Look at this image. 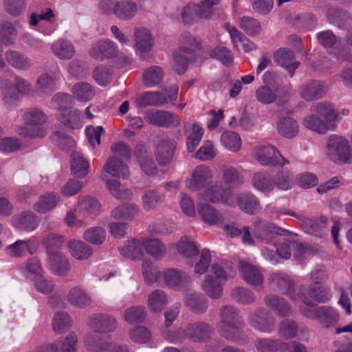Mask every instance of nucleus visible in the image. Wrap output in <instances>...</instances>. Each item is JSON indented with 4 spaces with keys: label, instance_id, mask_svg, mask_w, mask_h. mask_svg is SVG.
Wrapping results in <instances>:
<instances>
[{
    "label": "nucleus",
    "instance_id": "cd10ccee",
    "mask_svg": "<svg viewBox=\"0 0 352 352\" xmlns=\"http://www.w3.org/2000/svg\"><path fill=\"white\" fill-rule=\"evenodd\" d=\"M104 170L115 177L127 178L129 175V170L127 166L120 159L111 156L109 157L104 166Z\"/></svg>",
    "mask_w": 352,
    "mask_h": 352
},
{
    "label": "nucleus",
    "instance_id": "09e8293b",
    "mask_svg": "<svg viewBox=\"0 0 352 352\" xmlns=\"http://www.w3.org/2000/svg\"><path fill=\"white\" fill-rule=\"evenodd\" d=\"M283 342L279 339L258 338L255 346L259 352H283Z\"/></svg>",
    "mask_w": 352,
    "mask_h": 352
},
{
    "label": "nucleus",
    "instance_id": "864d4df0",
    "mask_svg": "<svg viewBox=\"0 0 352 352\" xmlns=\"http://www.w3.org/2000/svg\"><path fill=\"white\" fill-rule=\"evenodd\" d=\"M43 243L45 245L47 255L60 252V249L64 243L63 237L56 233H48L43 236Z\"/></svg>",
    "mask_w": 352,
    "mask_h": 352
},
{
    "label": "nucleus",
    "instance_id": "72a5a7b5",
    "mask_svg": "<svg viewBox=\"0 0 352 352\" xmlns=\"http://www.w3.org/2000/svg\"><path fill=\"white\" fill-rule=\"evenodd\" d=\"M37 246L31 240H19L6 248V253L12 256H21L25 252L30 254L36 252Z\"/></svg>",
    "mask_w": 352,
    "mask_h": 352
},
{
    "label": "nucleus",
    "instance_id": "5fc2aeb1",
    "mask_svg": "<svg viewBox=\"0 0 352 352\" xmlns=\"http://www.w3.org/2000/svg\"><path fill=\"white\" fill-rule=\"evenodd\" d=\"M303 125L321 134L325 133L329 129L328 124L315 113H311L304 118Z\"/></svg>",
    "mask_w": 352,
    "mask_h": 352
},
{
    "label": "nucleus",
    "instance_id": "69168bd1",
    "mask_svg": "<svg viewBox=\"0 0 352 352\" xmlns=\"http://www.w3.org/2000/svg\"><path fill=\"white\" fill-rule=\"evenodd\" d=\"M107 186L111 194L118 199L125 200L131 198V193L130 190L116 179L107 180Z\"/></svg>",
    "mask_w": 352,
    "mask_h": 352
},
{
    "label": "nucleus",
    "instance_id": "6e6d98bb",
    "mask_svg": "<svg viewBox=\"0 0 352 352\" xmlns=\"http://www.w3.org/2000/svg\"><path fill=\"white\" fill-rule=\"evenodd\" d=\"M230 295L236 302L242 305H250L256 300L254 293L245 287H234Z\"/></svg>",
    "mask_w": 352,
    "mask_h": 352
},
{
    "label": "nucleus",
    "instance_id": "a19ab883",
    "mask_svg": "<svg viewBox=\"0 0 352 352\" xmlns=\"http://www.w3.org/2000/svg\"><path fill=\"white\" fill-rule=\"evenodd\" d=\"M252 181L254 187L261 192L269 193L274 188V182L267 173H256L253 175Z\"/></svg>",
    "mask_w": 352,
    "mask_h": 352
},
{
    "label": "nucleus",
    "instance_id": "c756f323",
    "mask_svg": "<svg viewBox=\"0 0 352 352\" xmlns=\"http://www.w3.org/2000/svg\"><path fill=\"white\" fill-rule=\"evenodd\" d=\"M71 173L77 178H84L89 173V162L81 154L74 153L71 155Z\"/></svg>",
    "mask_w": 352,
    "mask_h": 352
},
{
    "label": "nucleus",
    "instance_id": "0e129e2a",
    "mask_svg": "<svg viewBox=\"0 0 352 352\" xmlns=\"http://www.w3.org/2000/svg\"><path fill=\"white\" fill-rule=\"evenodd\" d=\"M72 321L69 315L63 311L56 313L52 320V328L56 333H63L69 330Z\"/></svg>",
    "mask_w": 352,
    "mask_h": 352
},
{
    "label": "nucleus",
    "instance_id": "3c124183",
    "mask_svg": "<svg viewBox=\"0 0 352 352\" xmlns=\"http://www.w3.org/2000/svg\"><path fill=\"white\" fill-rule=\"evenodd\" d=\"M120 254L126 258L139 259L143 254L142 245L140 241L133 239L119 249Z\"/></svg>",
    "mask_w": 352,
    "mask_h": 352
},
{
    "label": "nucleus",
    "instance_id": "7c9ffc66",
    "mask_svg": "<svg viewBox=\"0 0 352 352\" xmlns=\"http://www.w3.org/2000/svg\"><path fill=\"white\" fill-rule=\"evenodd\" d=\"M56 89L55 78L48 74H41L36 80L34 92L44 97L50 96Z\"/></svg>",
    "mask_w": 352,
    "mask_h": 352
},
{
    "label": "nucleus",
    "instance_id": "393cba45",
    "mask_svg": "<svg viewBox=\"0 0 352 352\" xmlns=\"http://www.w3.org/2000/svg\"><path fill=\"white\" fill-rule=\"evenodd\" d=\"M68 302L78 308L89 306L92 302L91 296L81 287L71 288L67 295Z\"/></svg>",
    "mask_w": 352,
    "mask_h": 352
},
{
    "label": "nucleus",
    "instance_id": "f704fd0d",
    "mask_svg": "<svg viewBox=\"0 0 352 352\" xmlns=\"http://www.w3.org/2000/svg\"><path fill=\"white\" fill-rule=\"evenodd\" d=\"M14 225L19 230L32 231L38 227V219L34 212L25 211L14 219Z\"/></svg>",
    "mask_w": 352,
    "mask_h": 352
},
{
    "label": "nucleus",
    "instance_id": "c03bdc74",
    "mask_svg": "<svg viewBox=\"0 0 352 352\" xmlns=\"http://www.w3.org/2000/svg\"><path fill=\"white\" fill-rule=\"evenodd\" d=\"M68 248L71 255L78 260L87 259L93 252L89 245L80 241H70Z\"/></svg>",
    "mask_w": 352,
    "mask_h": 352
},
{
    "label": "nucleus",
    "instance_id": "5701e85b",
    "mask_svg": "<svg viewBox=\"0 0 352 352\" xmlns=\"http://www.w3.org/2000/svg\"><path fill=\"white\" fill-rule=\"evenodd\" d=\"M184 303L190 311L196 314L205 313L208 308L207 299L196 292H188L186 294Z\"/></svg>",
    "mask_w": 352,
    "mask_h": 352
},
{
    "label": "nucleus",
    "instance_id": "37998d69",
    "mask_svg": "<svg viewBox=\"0 0 352 352\" xmlns=\"http://www.w3.org/2000/svg\"><path fill=\"white\" fill-rule=\"evenodd\" d=\"M168 302L165 292L160 289L153 291L148 297L147 305L149 309L155 313L161 311Z\"/></svg>",
    "mask_w": 352,
    "mask_h": 352
},
{
    "label": "nucleus",
    "instance_id": "ddd939ff",
    "mask_svg": "<svg viewBox=\"0 0 352 352\" xmlns=\"http://www.w3.org/2000/svg\"><path fill=\"white\" fill-rule=\"evenodd\" d=\"M89 54L94 59L102 61L105 58L116 57L118 54V50L113 41L101 40L91 47Z\"/></svg>",
    "mask_w": 352,
    "mask_h": 352
},
{
    "label": "nucleus",
    "instance_id": "1a4fd4ad",
    "mask_svg": "<svg viewBox=\"0 0 352 352\" xmlns=\"http://www.w3.org/2000/svg\"><path fill=\"white\" fill-rule=\"evenodd\" d=\"M254 154L258 162L263 166H283L289 164V161L275 147L270 145L257 146Z\"/></svg>",
    "mask_w": 352,
    "mask_h": 352
},
{
    "label": "nucleus",
    "instance_id": "6ab92c4d",
    "mask_svg": "<svg viewBox=\"0 0 352 352\" xmlns=\"http://www.w3.org/2000/svg\"><path fill=\"white\" fill-rule=\"evenodd\" d=\"M135 156L142 170L148 176H153L157 173V166L153 160L152 153L142 144L137 146Z\"/></svg>",
    "mask_w": 352,
    "mask_h": 352
},
{
    "label": "nucleus",
    "instance_id": "8fccbe9b",
    "mask_svg": "<svg viewBox=\"0 0 352 352\" xmlns=\"http://www.w3.org/2000/svg\"><path fill=\"white\" fill-rule=\"evenodd\" d=\"M124 320L129 324L143 322L146 318V310L143 305L132 306L124 311Z\"/></svg>",
    "mask_w": 352,
    "mask_h": 352
},
{
    "label": "nucleus",
    "instance_id": "a18cd8bd",
    "mask_svg": "<svg viewBox=\"0 0 352 352\" xmlns=\"http://www.w3.org/2000/svg\"><path fill=\"white\" fill-rule=\"evenodd\" d=\"M198 213L204 221L209 225L218 224L223 221L221 214L207 204L198 206Z\"/></svg>",
    "mask_w": 352,
    "mask_h": 352
},
{
    "label": "nucleus",
    "instance_id": "4c0bfd02",
    "mask_svg": "<svg viewBox=\"0 0 352 352\" xmlns=\"http://www.w3.org/2000/svg\"><path fill=\"white\" fill-rule=\"evenodd\" d=\"M135 40L136 47L139 51L148 52L151 50L153 45V38L148 29L145 28L136 29Z\"/></svg>",
    "mask_w": 352,
    "mask_h": 352
},
{
    "label": "nucleus",
    "instance_id": "9d476101",
    "mask_svg": "<svg viewBox=\"0 0 352 352\" xmlns=\"http://www.w3.org/2000/svg\"><path fill=\"white\" fill-rule=\"evenodd\" d=\"M327 84L320 80H309L302 83L299 88V94L302 99L310 102L323 98L327 94Z\"/></svg>",
    "mask_w": 352,
    "mask_h": 352
},
{
    "label": "nucleus",
    "instance_id": "f257e3e1",
    "mask_svg": "<svg viewBox=\"0 0 352 352\" xmlns=\"http://www.w3.org/2000/svg\"><path fill=\"white\" fill-rule=\"evenodd\" d=\"M219 322L216 326L217 333L226 340L247 344L250 337L242 329L245 321L240 310L234 305H224L219 309Z\"/></svg>",
    "mask_w": 352,
    "mask_h": 352
},
{
    "label": "nucleus",
    "instance_id": "49530a36",
    "mask_svg": "<svg viewBox=\"0 0 352 352\" xmlns=\"http://www.w3.org/2000/svg\"><path fill=\"white\" fill-rule=\"evenodd\" d=\"M311 112L315 113L327 124L336 118L333 107L327 102H318L311 107Z\"/></svg>",
    "mask_w": 352,
    "mask_h": 352
},
{
    "label": "nucleus",
    "instance_id": "7ed1b4c3",
    "mask_svg": "<svg viewBox=\"0 0 352 352\" xmlns=\"http://www.w3.org/2000/svg\"><path fill=\"white\" fill-rule=\"evenodd\" d=\"M181 42L180 47L173 53L174 69L179 75L187 70L190 60L194 58L195 52L200 45L199 42L190 34H184Z\"/></svg>",
    "mask_w": 352,
    "mask_h": 352
},
{
    "label": "nucleus",
    "instance_id": "9b49d317",
    "mask_svg": "<svg viewBox=\"0 0 352 352\" xmlns=\"http://www.w3.org/2000/svg\"><path fill=\"white\" fill-rule=\"evenodd\" d=\"M239 270L243 280L250 286L262 287L264 276L261 269L245 261L239 263Z\"/></svg>",
    "mask_w": 352,
    "mask_h": 352
},
{
    "label": "nucleus",
    "instance_id": "ea45409f",
    "mask_svg": "<svg viewBox=\"0 0 352 352\" xmlns=\"http://www.w3.org/2000/svg\"><path fill=\"white\" fill-rule=\"evenodd\" d=\"M277 130L281 135L287 138H293L298 133V124L294 118L285 117L278 121Z\"/></svg>",
    "mask_w": 352,
    "mask_h": 352
},
{
    "label": "nucleus",
    "instance_id": "c9c22d12",
    "mask_svg": "<svg viewBox=\"0 0 352 352\" xmlns=\"http://www.w3.org/2000/svg\"><path fill=\"white\" fill-rule=\"evenodd\" d=\"M85 343L88 349L95 352H104L109 350L111 342L109 337H100L96 334H88L85 338Z\"/></svg>",
    "mask_w": 352,
    "mask_h": 352
},
{
    "label": "nucleus",
    "instance_id": "bf43d9fd",
    "mask_svg": "<svg viewBox=\"0 0 352 352\" xmlns=\"http://www.w3.org/2000/svg\"><path fill=\"white\" fill-rule=\"evenodd\" d=\"M72 91L77 100L80 101H88L93 98L95 92L91 85L85 82L76 83Z\"/></svg>",
    "mask_w": 352,
    "mask_h": 352
},
{
    "label": "nucleus",
    "instance_id": "e433bc0d",
    "mask_svg": "<svg viewBox=\"0 0 352 352\" xmlns=\"http://www.w3.org/2000/svg\"><path fill=\"white\" fill-rule=\"evenodd\" d=\"M223 284V283L215 280L212 276L206 275L201 284V288L210 298L219 299L222 295Z\"/></svg>",
    "mask_w": 352,
    "mask_h": 352
},
{
    "label": "nucleus",
    "instance_id": "4d7b16f0",
    "mask_svg": "<svg viewBox=\"0 0 352 352\" xmlns=\"http://www.w3.org/2000/svg\"><path fill=\"white\" fill-rule=\"evenodd\" d=\"M138 213V207L133 204H122L111 211V216L116 219L131 220Z\"/></svg>",
    "mask_w": 352,
    "mask_h": 352
},
{
    "label": "nucleus",
    "instance_id": "338daca9",
    "mask_svg": "<svg viewBox=\"0 0 352 352\" xmlns=\"http://www.w3.org/2000/svg\"><path fill=\"white\" fill-rule=\"evenodd\" d=\"M222 144L231 151H237L241 146V140L239 135L234 131H225L221 137Z\"/></svg>",
    "mask_w": 352,
    "mask_h": 352
},
{
    "label": "nucleus",
    "instance_id": "20e7f679",
    "mask_svg": "<svg viewBox=\"0 0 352 352\" xmlns=\"http://www.w3.org/2000/svg\"><path fill=\"white\" fill-rule=\"evenodd\" d=\"M252 232L254 237L260 241L269 243L273 241L276 236H297V234L286 229L282 228L271 222H263L256 219L252 223Z\"/></svg>",
    "mask_w": 352,
    "mask_h": 352
},
{
    "label": "nucleus",
    "instance_id": "6e6552de",
    "mask_svg": "<svg viewBox=\"0 0 352 352\" xmlns=\"http://www.w3.org/2000/svg\"><path fill=\"white\" fill-rule=\"evenodd\" d=\"M298 298L305 305L314 306L315 302H328L331 298V293L329 288L315 283L307 287L301 286Z\"/></svg>",
    "mask_w": 352,
    "mask_h": 352
},
{
    "label": "nucleus",
    "instance_id": "dca6fc26",
    "mask_svg": "<svg viewBox=\"0 0 352 352\" xmlns=\"http://www.w3.org/2000/svg\"><path fill=\"white\" fill-rule=\"evenodd\" d=\"M139 6L133 0H118L113 10L114 16L121 21L132 20L138 14Z\"/></svg>",
    "mask_w": 352,
    "mask_h": 352
},
{
    "label": "nucleus",
    "instance_id": "e2e57ef3",
    "mask_svg": "<svg viewBox=\"0 0 352 352\" xmlns=\"http://www.w3.org/2000/svg\"><path fill=\"white\" fill-rule=\"evenodd\" d=\"M163 77V70L159 66H152L146 69L143 76L144 85L152 87L157 85Z\"/></svg>",
    "mask_w": 352,
    "mask_h": 352
},
{
    "label": "nucleus",
    "instance_id": "423d86ee",
    "mask_svg": "<svg viewBox=\"0 0 352 352\" xmlns=\"http://www.w3.org/2000/svg\"><path fill=\"white\" fill-rule=\"evenodd\" d=\"M178 87H173L166 90V94L160 91H146L138 96L135 102L138 107L162 106L174 102L177 98Z\"/></svg>",
    "mask_w": 352,
    "mask_h": 352
},
{
    "label": "nucleus",
    "instance_id": "603ef678",
    "mask_svg": "<svg viewBox=\"0 0 352 352\" xmlns=\"http://www.w3.org/2000/svg\"><path fill=\"white\" fill-rule=\"evenodd\" d=\"M165 196L155 190H147L142 195L143 206L146 210L154 209L161 205Z\"/></svg>",
    "mask_w": 352,
    "mask_h": 352
},
{
    "label": "nucleus",
    "instance_id": "2eb2a0df",
    "mask_svg": "<svg viewBox=\"0 0 352 352\" xmlns=\"http://www.w3.org/2000/svg\"><path fill=\"white\" fill-rule=\"evenodd\" d=\"M232 195L230 187H223L222 184H216L210 186L202 193V197L205 201L212 203L228 204Z\"/></svg>",
    "mask_w": 352,
    "mask_h": 352
},
{
    "label": "nucleus",
    "instance_id": "f3484780",
    "mask_svg": "<svg viewBox=\"0 0 352 352\" xmlns=\"http://www.w3.org/2000/svg\"><path fill=\"white\" fill-rule=\"evenodd\" d=\"M176 143L170 139L161 140L156 147V160L160 166H165L173 160Z\"/></svg>",
    "mask_w": 352,
    "mask_h": 352
},
{
    "label": "nucleus",
    "instance_id": "58836bf2",
    "mask_svg": "<svg viewBox=\"0 0 352 352\" xmlns=\"http://www.w3.org/2000/svg\"><path fill=\"white\" fill-rule=\"evenodd\" d=\"M6 61L16 69L27 70L31 65L30 59L22 53L8 50L5 53Z\"/></svg>",
    "mask_w": 352,
    "mask_h": 352
},
{
    "label": "nucleus",
    "instance_id": "412c9836",
    "mask_svg": "<svg viewBox=\"0 0 352 352\" xmlns=\"http://www.w3.org/2000/svg\"><path fill=\"white\" fill-rule=\"evenodd\" d=\"M275 62L281 67L285 68L290 77H292L296 69L299 67V62L295 61L294 52L287 48L279 49L274 54Z\"/></svg>",
    "mask_w": 352,
    "mask_h": 352
},
{
    "label": "nucleus",
    "instance_id": "a878e982",
    "mask_svg": "<svg viewBox=\"0 0 352 352\" xmlns=\"http://www.w3.org/2000/svg\"><path fill=\"white\" fill-rule=\"evenodd\" d=\"M237 204L241 210L250 214H257L261 208L258 198L250 192L239 195Z\"/></svg>",
    "mask_w": 352,
    "mask_h": 352
},
{
    "label": "nucleus",
    "instance_id": "f8f14e48",
    "mask_svg": "<svg viewBox=\"0 0 352 352\" xmlns=\"http://www.w3.org/2000/svg\"><path fill=\"white\" fill-rule=\"evenodd\" d=\"M146 118L151 124L160 127H175L180 124V121L175 113L166 111H151L146 115Z\"/></svg>",
    "mask_w": 352,
    "mask_h": 352
},
{
    "label": "nucleus",
    "instance_id": "de8ad7c7",
    "mask_svg": "<svg viewBox=\"0 0 352 352\" xmlns=\"http://www.w3.org/2000/svg\"><path fill=\"white\" fill-rule=\"evenodd\" d=\"M79 116V111L72 107L60 113L58 119L66 127L77 129L80 126Z\"/></svg>",
    "mask_w": 352,
    "mask_h": 352
},
{
    "label": "nucleus",
    "instance_id": "4468645a",
    "mask_svg": "<svg viewBox=\"0 0 352 352\" xmlns=\"http://www.w3.org/2000/svg\"><path fill=\"white\" fill-rule=\"evenodd\" d=\"M161 278L170 288H180L190 282V278L186 272L175 268H168L162 272Z\"/></svg>",
    "mask_w": 352,
    "mask_h": 352
},
{
    "label": "nucleus",
    "instance_id": "052dcab7",
    "mask_svg": "<svg viewBox=\"0 0 352 352\" xmlns=\"http://www.w3.org/2000/svg\"><path fill=\"white\" fill-rule=\"evenodd\" d=\"M144 248L146 252L156 260L164 256L166 248L158 239H151L144 242Z\"/></svg>",
    "mask_w": 352,
    "mask_h": 352
},
{
    "label": "nucleus",
    "instance_id": "39448f33",
    "mask_svg": "<svg viewBox=\"0 0 352 352\" xmlns=\"http://www.w3.org/2000/svg\"><path fill=\"white\" fill-rule=\"evenodd\" d=\"M327 154L333 162H352V152L349 141L341 136H331L327 144Z\"/></svg>",
    "mask_w": 352,
    "mask_h": 352
},
{
    "label": "nucleus",
    "instance_id": "aec40b11",
    "mask_svg": "<svg viewBox=\"0 0 352 352\" xmlns=\"http://www.w3.org/2000/svg\"><path fill=\"white\" fill-rule=\"evenodd\" d=\"M327 21L340 28H344L352 23L351 14L338 6L330 7L326 13Z\"/></svg>",
    "mask_w": 352,
    "mask_h": 352
},
{
    "label": "nucleus",
    "instance_id": "774afa93",
    "mask_svg": "<svg viewBox=\"0 0 352 352\" xmlns=\"http://www.w3.org/2000/svg\"><path fill=\"white\" fill-rule=\"evenodd\" d=\"M85 241L94 245H101L106 239V231L102 227H92L83 234Z\"/></svg>",
    "mask_w": 352,
    "mask_h": 352
},
{
    "label": "nucleus",
    "instance_id": "0eeeda50",
    "mask_svg": "<svg viewBox=\"0 0 352 352\" xmlns=\"http://www.w3.org/2000/svg\"><path fill=\"white\" fill-rule=\"evenodd\" d=\"M247 320L249 325L256 331L269 333L276 328V319L264 307H257L248 313Z\"/></svg>",
    "mask_w": 352,
    "mask_h": 352
},
{
    "label": "nucleus",
    "instance_id": "a211bd4d",
    "mask_svg": "<svg viewBox=\"0 0 352 352\" xmlns=\"http://www.w3.org/2000/svg\"><path fill=\"white\" fill-rule=\"evenodd\" d=\"M270 281L272 287L280 289L283 294L287 295L293 300L297 299L294 283L288 276L280 272H274L270 275Z\"/></svg>",
    "mask_w": 352,
    "mask_h": 352
},
{
    "label": "nucleus",
    "instance_id": "4be33fe9",
    "mask_svg": "<svg viewBox=\"0 0 352 352\" xmlns=\"http://www.w3.org/2000/svg\"><path fill=\"white\" fill-rule=\"evenodd\" d=\"M48 267L56 275L64 276L71 269L68 258L61 252L48 254Z\"/></svg>",
    "mask_w": 352,
    "mask_h": 352
},
{
    "label": "nucleus",
    "instance_id": "b1692460",
    "mask_svg": "<svg viewBox=\"0 0 352 352\" xmlns=\"http://www.w3.org/2000/svg\"><path fill=\"white\" fill-rule=\"evenodd\" d=\"M89 324L95 331L98 333H109L116 328V320L111 316L104 314L93 316Z\"/></svg>",
    "mask_w": 352,
    "mask_h": 352
},
{
    "label": "nucleus",
    "instance_id": "c85d7f7f",
    "mask_svg": "<svg viewBox=\"0 0 352 352\" xmlns=\"http://www.w3.org/2000/svg\"><path fill=\"white\" fill-rule=\"evenodd\" d=\"M265 304L270 307L278 316L285 317L291 313V307L286 300L276 295H267L265 297Z\"/></svg>",
    "mask_w": 352,
    "mask_h": 352
},
{
    "label": "nucleus",
    "instance_id": "473e14b6",
    "mask_svg": "<svg viewBox=\"0 0 352 352\" xmlns=\"http://www.w3.org/2000/svg\"><path fill=\"white\" fill-rule=\"evenodd\" d=\"M212 174L210 168L204 165L199 166L193 172V179L190 188L192 190L202 188L210 182Z\"/></svg>",
    "mask_w": 352,
    "mask_h": 352
},
{
    "label": "nucleus",
    "instance_id": "680f3d73",
    "mask_svg": "<svg viewBox=\"0 0 352 352\" xmlns=\"http://www.w3.org/2000/svg\"><path fill=\"white\" fill-rule=\"evenodd\" d=\"M58 201L56 195L50 193L40 197L39 200L34 204V209L38 213H45L54 208Z\"/></svg>",
    "mask_w": 352,
    "mask_h": 352
},
{
    "label": "nucleus",
    "instance_id": "bb28decb",
    "mask_svg": "<svg viewBox=\"0 0 352 352\" xmlns=\"http://www.w3.org/2000/svg\"><path fill=\"white\" fill-rule=\"evenodd\" d=\"M22 118L25 124L35 127H43L42 126L47 120V116L40 108L33 107L28 108L25 111Z\"/></svg>",
    "mask_w": 352,
    "mask_h": 352
},
{
    "label": "nucleus",
    "instance_id": "2f4dec72",
    "mask_svg": "<svg viewBox=\"0 0 352 352\" xmlns=\"http://www.w3.org/2000/svg\"><path fill=\"white\" fill-rule=\"evenodd\" d=\"M52 50L57 58L62 60H69L75 54V48L72 42L62 38L52 44Z\"/></svg>",
    "mask_w": 352,
    "mask_h": 352
},
{
    "label": "nucleus",
    "instance_id": "13d9d810",
    "mask_svg": "<svg viewBox=\"0 0 352 352\" xmlns=\"http://www.w3.org/2000/svg\"><path fill=\"white\" fill-rule=\"evenodd\" d=\"M17 35L16 30L12 23L3 21L0 23V41L5 45L14 43Z\"/></svg>",
    "mask_w": 352,
    "mask_h": 352
},
{
    "label": "nucleus",
    "instance_id": "f03ea898",
    "mask_svg": "<svg viewBox=\"0 0 352 352\" xmlns=\"http://www.w3.org/2000/svg\"><path fill=\"white\" fill-rule=\"evenodd\" d=\"M214 335L213 327L204 321L189 323L184 329L166 330L162 333L163 338L173 343H179L185 339L194 342L204 343L208 342Z\"/></svg>",
    "mask_w": 352,
    "mask_h": 352
},
{
    "label": "nucleus",
    "instance_id": "79ce46f5",
    "mask_svg": "<svg viewBox=\"0 0 352 352\" xmlns=\"http://www.w3.org/2000/svg\"><path fill=\"white\" fill-rule=\"evenodd\" d=\"M317 320L326 328L336 325L339 320V314L337 310L328 306L319 307Z\"/></svg>",
    "mask_w": 352,
    "mask_h": 352
}]
</instances>
